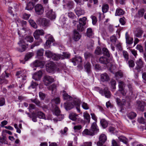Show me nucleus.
Listing matches in <instances>:
<instances>
[{
    "mask_svg": "<svg viewBox=\"0 0 146 146\" xmlns=\"http://www.w3.org/2000/svg\"><path fill=\"white\" fill-rule=\"evenodd\" d=\"M46 16L51 20L54 19L56 17L55 13L53 12L52 10L49 11L46 14Z\"/></svg>",
    "mask_w": 146,
    "mask_h": 146,
    "instance_id": "14",
    "label": "nucleus"
},
{
    "mask_svg": "<svg viewBox=\"0 0 146 146\" xmlns=\"http://www.w3.org/2000/svg\"><path fill=\"white\" fill-rule=\"evenodd\" d=\"M38 21L39 24L43 27H48L50 25L49 21L45 18H40Z\"/></svg>",
    "mask_w": 146,
    "mask_h": 146,
    "instance_id": "9",
    "label": "nucleus"
},
{
    "mask_svg": "<svg viewBox=\"0 0 146 146\" xmlns=\"http://www.w3.org/2000/svg\"><path fill=\"white\" fill-rule=\"evenodd\" d=\"M145 12V10L143 9H142L139 10L138 11V17H142Z\"/></svg>",
    "mask_w": 146,
    "mask_h": 146,
    "instance_id": "51",
    "label": "nucleus"
},
{
    "mask_svg": "<svg viewBox=\"0 0 146 146\" xmlns=\"http://www.w3.org/2000/svg\"><path fill=\"white\" fill-rule=\"evenodd\" d=\"M80 102L79 99H76L73 102V104L76 107H80Z\"/></svg>",
    "mask_w": 146,
    "mask_h": 146,
    "instance_id": "43",
    "label": "nucleus"
},
{
    "mask_svg": "<svg viewBox=\"0 0 146 146\" xmlns=\"http://www.w3.org/2000/svg\"><path fill=\"white\" fill-rule=\"evenodd\" d=\"M52 102L53 104H59L60 102V98L59 97L54 98L52 100Z\"/></svg>",
    "mask_w": 146,
    "mask_h": 146,
    "instance_id": "38",
    "label": "nucleus"
},
{
    "mask_svg": "<svg viewBox=\"0 0 146 146\" xmlns=\"http://www.w3.org/2000/svg\"><path fill=\"white\" fill-rule=\"evenodd\" d=\"M43 53L44 50L42 49H40L37 51V55L41 56H43Z\"/></svg>",
    "mask_w": 146,
    "mask_h": 146,
    "instance_id": "63",
    "label": "nucleus"
},
{
    "mask_svg": "<svg viewBox=\"0 0 146 146\" xmlns=\"http://www.w3.org/2000/svg\"><path fill=\"white\" fill-rule=\"evenodd\" d=\"M61 55L53 54L52 56V58L55 60H58L61 58Z\"/></svg>",
    "mask_w": 146,
    "mask_h": 146,
    "instance_id": "35",
    "label": "nucleus"
},
{
    "mask_svg": "<svg viewBox=\"0 0 146 146\" xmlns=\"http://www.w3.org/2000/svg\"><path fill=\"white\" fill-rule=\"evenodd\" d=\"M107 140V136L104 134H101L99 137V141L97 143L98 146H102Z\"/></svg>",
    "mask_w": 146,
    "mask_h": 146,
    "instance_id": "5",
    "label": "nucleus"
},
{
    "mask_svg": "<svg viewBox=\"0 0 146 146\" xmlns=\"http://www.w3.org/2000/svg\"><path fill=\"white\" fill-rule=\"evenodd\" d=\"M70 54L69 53L66 52L63 53V54L61 55V59H63L65 58H68L70 57Z\"/></svg>",
    "mask_w": 146,
    "mask_h": 146,
    "instance_id": "45",
    "label": "nucleus"
},
{
    "mask_svg": "<svg viewBox=\"0 0 146 146\" xmlns=\"http://www.w3.org/2000/svg\"><path fill=\"white\" fill-rule=\"evenodd\" d=\"M43 82L44 85L48 86L54 81V79L51 76L45 75L43 78Z\"/></svg>",
    "mask_w": 146,
    "mask_h": 146,
    "instance_id": "4",
    "label": "nucleus"
},
{
    "mask_svg": "<svg viewBox=\"0 0 146 146\" xmlns=\"http://www.w3.org/2000/svg\"><path fill=\"white\" fill-rule=\"evenodd\" d=\"M56 68V66L55 64L51 62L48 63L46 65V71L49 73L54 72Z\"/></svg>",
    "mask_w": 146,
    "mask_h": 146,
    "instance_id": "3",
    "label": "nucleus"
},
{
    "mask_svg": "<svg viewBox=\"0 0 146 146\" xmlns=\"http://www.w3.org/2000/svg\"><path fill=\"white\" fill-rule=\"evenodd\" d=\"M102 51L104 55H105L108 57H109L110 54L108 50L106 48H104L102 49Z\"/></svg>",
    "mask_w": 146,
    "mask_h": 146,
    "instance_id": "41",
    "label": "nucleus"
},
{
    "mask_svg": "<svg viewBox=\"0 0 146 146\" xmlns=\"http://www.w3.org/2000/svg\"><path fill=\"white\" fill-rule=\"evenodd\" d=\"M116 101L118 105L122 107L125 106L126 103V100L124 99H123L121 101L119 98H117Z\"/></svg>",
    "mask_w": 146,
    "mask_h": 146,
    "instance_id": "17",
    "label": "nucleus"
},
{
    "mask_svg": "<svg viewBox=\"0 0 146 146\" xmlns=\"http://www.w3.org/2000/svg\"><path fill=\"white\" fill-rule=\"evenodd\" d=\"M83 116L84 118L88 121V122H89L90 119V116L89 114L87 113H84Z\"/></svg>",
    "mask_w": 146,
    "mask_h": 146,
    "instance_id": "54",
    "label": "nucleus"
},
{
    "mask_svg": "<svg viewBox=\"0 0 146 146\" xmlns=\"http://www.w3.org/2000/svg\"><path fill=\"white\" fill-rule=\"evenodd\" d=\"M16 75L17 78H19V81L22 82L21 86H19V88H21L24 87V85L23 83H25V81L26 80L27 77L26 72L25 71H18L17 72Z\"/></svg>",
    "mask_w": 146,
    "mask_h": 146,
    "instance_id": "1",
    "label": "nucleus"
},
{
    "mask_svg": "<svg viewBox=\"0 0 146 146\" xmlns=\"http://www.w3.org/2000/svg\"><path fill=\"white\" fill-rule=\"evenodd\" d=\"M81 22H80L79 24L77 25V29L80 32H82L84 30V26L83 24H81Z\"/></svg>",
    "mask_w": 146,
    "mask_h": 146,
    "instance_id": "28",
    "label": "nucleus"
},
{
    "mask_svg": "<svg viewBox=\"0 0 146 146\" xmlns=\"http://www.w3.org/2000/svg\"><path fill=\"white\" fill-rule=\"evenodd\" d=\"M101 125L102 127L104 128L106 127L108 125V123L107 121L105 119H102L100 121Z\"/></svg>",
    "mask_w": 146,
    "mask_h": 146,
    "instance_id": "29",
    "label": "nucleus"
},
{
    "mask_svg": "<svg viewBox=\"0 0 146 146\" xmlns=\"http://www.w3.org/2000/svg\"><path fill=\"white\" fill-rule=\"evenodd\" d=\"M129 66L131 68H133L135 65L134 61L133 60H130L128 62Z\"/></svg>",
    "mask_w": 146,
    "mask_h": 146,
    "instance_id": "52",
    "label": "nucleus"
},
{
    "mask_svg": "<svg viewBox=\"0 0 146 146\" xmlns=\"http://www.w3.org/2000/svg\"><path fill=\"white\" fill-rule=\"evenodd\" d=\"M81 35L76 30L74 31L73 39L75 41H77L81 37Z\"/></svg>",
    "mask_w": 146,
    "mask_h": 146,
    "instance_id": "18",
    "label": "nucleus"
},
{
    "mask_svg": "<svg viewBox=\"0 0 146 146\" xmlns=\"http://www.w3.org/2000/svg\"><path fill=\"white\" fill-rule=\"evenodd\" d=\"M95 89L101 94L102 96L104 95L106 98H109L111 96V94L110 91L108 90L107 87L105 88L104 91L101 88L98 87H95Z\"/></svg>",
    "mask_w": 146,
    "mask_h": 146,
    "instance_id": "2",
    "label": "nucleus"
},
{
    "mask_svg": "<svg viewBox=\"0 0 146 146\" xmlns=\"http://www.w3.org/2000/svg\"><path fill=\"white\" fill-rule=\"evenodd\" d=\"M117 40V39L116 37L115 36H113L110 38V40L111 42H112L113 44H115V43Z\"/></svg>",
    "mask_w": 146,
    "mask_h": 146,
    "instance_id": "60",
    "label": "nucleus"
},
{
    "mask_svg": "<svg viewBox=\"0 0 146 146\" xmlns=\"http://www.w3.org/2000/svg\"><path fill=\"white\" fill-rule=\"evenodd\" d=\"M85 58L86 59L93 57L92 55L90 53L88 52H86L84 54Z\"/></svg>",
    "mask_w": 146,
    "mask_h": 146,
    "instance_id": "59",
    "label": "nucleus"
},
{
    "mask_svg": "<svg viewBox=\"0 0 146 146\" xmlns=\"http://www.w3.org/2000/svg\"><path fill=\"white\" fill-rule=\"evenodd\" d=\"M124 13V11L122 9L118 8L116 10L115 14V16H119L122 15Z\"/></svg>",
    "mask_w": 146,
    "mask_h": 146,
    "instance_id": "31",
    "label": "nucleus"
},
{
    "mask_svg": "<svg viewBox=\"0 0 146 146\" xmlns=\"http://www.w3.org/2000/svg\"><path fill=\"white\" fill-rule=\"evenodd\" d=\"M31 100L32 102L35 103L37 106L40 107L41 106L40 103L39 101L38 100L36 99L35 98V99H31Z\"/></svg>",
    "mask_w": 146,
    "mask_h": 146,
    "instance_id": "46",
    "label": "nucleus"
},
{
    "mask_svg": "<svg viewBox=\"0 0 146 146\" xmlns=\"http://www.w3.org/2000/svg\"><path fill=\"white\" fill-rule=\"evenodd\" d=\"M34 7L33 4L32 3H29L25 8V9L28 10H31Z\"/></svg>",
    "mask_w": 146,
    "mask_h": 146,
    "instance_id": "36",
    "label": "nucleus"
},
{
    "mask_svg": "<svg viewBox=\"0 0 146 146\" xmlns=\"http://www.w3.org/2000/svg\"><path fill=\"white\" fill-rule=\"evenodd\" d=\"M90 129L92 131L94 132V134L95 133L98 131L99 130L96 123H93L92 124Z\"/></svg>",
    "mask_w": 146,
    "mask_h": 146,
    "instance_id": "23",
    "label": "nucleus"
},
{
    "mask_svg": "<svg viewBox=\"0 0 146 146\" xmlns=\"http://www.w3.org/2000/svg\"><path fill=\"white\" fill-rule=\"evenodd\" d=\"M44 31L43 30H36L34 33V36L36 39H38L39 38L40 35H44Z\"/></svg>",
    "mask_w": 146,
    "mask_h": 146,
    "instance_id": "11",
    "label": "nucleus"
},
{
    "mask_svg": "<svg viewBox=\"0 0 146 146\" xmlns=\"http://www.w3.org/2000/svg\"><path fill=\"white\" fill-rule=\"evenodd\" d=\"M100 62L105 64H106L109 62V60L106 58L104 57H100L99 59Z\"/></svg>",
    "mask_w": 146,
    "mask_h": 146,
    "instance_id": "26",
    "label": "nucleus"
},
{
    "mask_svg": "<svg viewBox=\"0 0 146 146\" xmlns=\"http://www.w3.org/2000/svg\"><path fill=\"white\" fill-rule=\"evenodd\" d=\"M135 63L137 66L135 68V70H137V72H139L143 67L144 63L141 58H139L136 61Z\"/></svg>",
    "mask_w": 146,
    "mask_h": 146,
    "instance_id": "7",
    "label": "nucleus"
},
{
    "mask_svg": "<svg viewBox=\"0 0 146 146\" xmlns=\"http://www.w3.org/2000/svg\"><path fill=\"white\" fill-rule=\"evenodd\" d=\"M29 22L32 27L35 29L37 28V24L33 20L30 19L29 20Z\"/></svg>",
    "mask_w": 146,
    "mask_h": 146,
    "instance_id": "39",
    "label": "nucleus"
},
{
    "mask_svg": "<svg viewBox=\"0 0 146 146\" xmlns=\"http://www.w3.org/2000/svg\"><path fill=\"white\" fill-rule=\"evenodd\" d=\"M5 104V99L3 97H0V106H3Z\"/></svg>",
    "mask_w": 146,
    "mask_h": 146,
    "instance_id": "62",
    "label": "nucleus"
},
{
    "mask_svg": "<svg viewBox=\"0 0 146 146\" xmlns=\"http://www.w3.org/2000/svg\"><path fill=\"white\" fill-rule=\"evenodd\" d=\"M72 62L74 65L77 64H80L82 62V58L80 56H76L72 58Z\"/></svg>",
    "mask_w": 146,
    "mask_h": 146,
    "instance_id": "10",
    "label": "nucleus"
},
{
    "mask_svg": "<svg viewBox=\"0 0 146 146\" xmlns=\"http://www.w3.org/2000/svg\"><path fill=\"white\" fill-rule=\"evenodd\" d=\"M68 17L72 19H74L76 18V16L74 15L73 13L71 12H69L68 13Z\"/></svg>",
    "mask_w": 146,
    "mask_h": 146,
    "instance_id": "58",
    "label": "nucleus"
},
{
    "mask_svg": "<svg viewBox=\"0 0 146 146\" xmlns=\"http://www.w3.org/2000/svg\"><path fill=\"white\" fill-rule=\"evenodd\" d=\"M25 40L27 42H32L33 41V38L31 36H27L25 38Z\"/></svg>",
    "mask_w": 146,
    "mask_h": 146,
    "instance_id": "37",
    "label": "nucleus"
},
{
    "mask_svg": "<svg viewBox=\"0 0 146 146\" xmlns=\"http://www.w3.org/2000/svg\"><path fill=\"white\" fill-rule=\"evenodd\" d=\"M25 42L23 40H20L18 44L19 46V48H17V50L19 52H22L25 50L26 48V46L25 45Z\"/></svg>",
    "mask_w": 146,
    "mask_h": 146,
    "instance_id": "6",
    "label": "nucleus"
},
{
    "mask_svg": "<svg viewBox=\"0 0 146 146\" xmlns=\"http://www.w3.org/2000/svg\"><path fill=\"white\" fill-rule=\"evenodd\" d=\"M91 65L89 62H87L84 65V68L86 72L88 73L90 72L91 71Z\"/></svg>",
    "mask_w": 146,
    "mask_h": 146,
    "instance_id": "30",
    "label": "nucleus"
},
{
    "mask_svg": "<svg viewBox=\"0 0 146 146\" xmlns=\"http://www.w3.org/2000/svg\"><path fill=\"white\" fill-rule=\"evenodd\" d=\"M44 64L45 63L44 62L36 60L33 62L32 65L33 67H40L41 68H42L44 66Z\"/></svg>",
    "mask_w": 146,
    "mask_h": 146,
    "instance_id": "12",
    "label": "nucleus"
},
{
    "mask_svg": "<svg viewBox=\"0 0 146 146\" xmlns=\"http://www.w3.org/2000/svg\"><path fill=\"white\" fill-rule=\"evenodd\" d=\"M45 54L46 56L49 58H52V56L53 54L51 52L48 50L46 51Z\"/></svg>",
    "mask_w": 146,
    "mask_h": 146,
    "instance_id": "55",
    "label": "nucleus"
},
{
    "mask_svg": "<svg viewBox=\"0 0 146 146\" xmlns=\"http://www.w3.org/2000/svg\"><path fill=\"white\" fill-rule=\"evenodd\" d=\"M126 41L127 44H131L133 43V39L132 37H130L128 34V32L126 33L125 35Z\"/></svg>",
    "mask_w": 146,
    "mask_h": 146,
    "instance_id": "16",
    "label": "nucleus"
},
{
    "mask_svg": "<svg viewBox=\"0 0 146 146\" xmlns=\"http://www.w3.org/2000/svg\"><path fill=\"white\" fill-rule=\"evenodd\" d=\"M62 95L63 99L64 100H69L71 98V97L66 93V91L64 90H63L62 91Z\"/></svg>",
    "mask_w": 146,
    "mask_h": 146,
    "instance_id": "27",
    "label": "nucleus"
},
{
    "mask_svg": "<svg viewBox=\"0 0 146 146\" xmlns=\"http://www.w3.org/2000/svg\"><path fill=\"white\" fill-rule=\"evenodd\" d=\"M95 52L97 54L99 55L102 54V51L100 47H97L95 51Z\"/></svg>",
    "mask_w": 146,
    "mask_h": 146,
    "instance_id": "61",
    "label": "nucleus"
},
{
    "mask_svg": "<svg viewBox=\"0 0 146 146\" xmlns=\"http://www.w3.org/2000/svg\"><path fill=\"white\" fill-rule=\"evenodd\" d=\"M143 33V31L141 28H138L135 33V36L136 37H140L141 36Z\"/></svg>",
    "mask_w": 146,
    "mask_h": 146,
    "instance_id": "20",
    "label": "nucleus"
},
{
    "mask_svg": "<svg viewBox=\"0 0 146 146\" xmlns=\"http://www.w3.org/2000/svg\"><path fill=\"white\" fill-rule=\"evenodd\" d=\"M75 12L78 16L84 14V11L82 9L79 7H77L75 9Z\"/></svg>",
    "mask_w": 146,
    "mask_h": 146,
    "instance_id": "15",
    "label": "nucleus"
},
{
    "mask_svg": "<svg viewBox=\"0 0 146 146\" xmlns=\"http://www.w3.org/2000/svg\"><path fill=\"white\" fill-rule=\"evenodd\" d=\"M109 6L107 4L104 5L102 7V11L103 13H106L108 10Z\"/></svg>",
    "mask_w": 146,
    "mask_h": 146,
    "instance_id": "47",
    "label": "nucleus"
},
{
    "mask_svg": "<svg viewBox=\"0 0 146 146\" xmlns=\"http://www.w3.org/2000/svg\"><path fill=\"white\" fill-rule=\"evenodd\" d=\"M125 86V83L122 81H119L118 83V86L119 87V90L122 89L124 88Z\"/></svg>",
    "mask_w": 146,
    "mask_h": 146,
    "instance_id": "42",
    "label": "nucleus"
},
{
    "mask_svg": "<svg viewBox=\"0 0 146 146\" xmlns=\"http://www.w3.org/2000/svg\"><path fill=\"white\" fill-rule=\"evenodd\" d=\"M94 33L92 29L90 28H88L87 29L86 32L87 36L90 38H93L94 36Z\"/></svg>",
    "mask_w": 146,
    "mask_h": 146,
    "instance_id": "22",
    "label": "nucleus"
},
{
    "mask_svg": "<svg viewBox=\"0 0 146 146\" xmlns=\"http://www.w3.org/2000/svg\"><path fill=\"white\" fill-rule=\"evenodd\" d=\"M78 116V115L74 113H70L69 116V118L75 121L77 119L76 117Z\"/></svg>",
    "mask_w": 146,
    "mask_h": 146,
    "instance_id": "32",
    "label": "nucleus"
},
{
    "mask_svg": "<svg viewBox=\"0 0 146 146\" xmlns=\"http://www.w3.org/2000/svg\"><path fill=\"white\" fill-rule=\"evenodd\" d=\"M145 103L144 102H139V104L138 108L141 111H143L144 109Z\"/></svg>",
    "mask_w": 146,
    "mask_h": 146,
    "instance_id": "33",
    "label": "nucleus"
},
{
    "mask_svg": "<svg viewBox=\"0 0 146 146\" xmlns=\"http://www.w3.org/2000/svg\"><path fill=\"white\" fill-rule=\"evenodd\" d=\"M42 74V71L39 70L33 75V78L36 80H38L41 78Z\"/></svg>",
    "mask_w": 146,
    "mask_h": 146,
    "instance_id": "13",
    "label": "nucleus"
},
{
    "mask_svg": "<svg viewBox=\"0 0 146 146\" xmlns=\"http://www.w3.org/2000/svg\"><path fill=\"white\" fill-rule=\"evenodd\" d=\"M87 19L85 17H84L82 18H80L79 20V22L80 23L81 22V24L83 25H85L86 24V21Z\"/></svg>",
    "mask_w": 146,
    "mask_h": 146,
    "instance_id": "50",
    "label": "nucleus"
},
{
    "mask_svg": "<svg viewBox=\"0 0 146 146\" xmlns=\"http://www.w3.org/2000/svg\"><path fill=\"white\" fill-rule=\"evenodd\" d=\"M0 142L2 143H7L6 138L5 136H3L2 137H0Z\"/></svg>",
    "mask_w": 146,
    "mask_h": 146,
    "instance_id": "56",
    "label": "nucleus"
},
{
    "mask_svg": "<svg viewBox=\"0 0 146 146\" xmlns=\"http://www.w3.org/2000/svg\"><path fill=\"white\" fill-rule=\"evenodd\" d=\"M123 54L126 60L127 61L129 59V56L127 52L125 51H123Z\"/></svg>",
    "mask_w": 146,
    "mask_h": 146,
    "instance_id": "57",
    "label": "nucleus"
},
{
    "mask_svg": "<svg viewBox=\"0 0 146 146\" xmlns=\"http://www.w3.org/2000/svg\"><path fill=\"white\" fill-rule=\"evenodd\" d=\"M84 135H88L91 136H93L94 135V132L91 131V129L89 130L87 129H85L82 132Z\"/></svg>",
    "mask_w": 146,
    "mask_h": 146,
    "instance_id": "21",
    "label": "nucleus"
},
{
    "mask_svg": "<svg viewBox=\"0 0 146 146\" xmlns=\"http://www.w3.org/2000/svg\"><path fill=\"white\" fill-rule=\"evenodd\" d=\"M37 115L38 117L40 119H44L45 116L44 114L41 111H38L37 113Z\"/></svg>",
    "mask_w": 146,
    "mask_h": 146,
    "instance_id": "49",
    "label": "nucleus"
},
{
    "mask_svg": "<svg viewBox=\"0 0 146 146\" xmlns=\"http://www.w3.org/2000/svg\"><path fill=\"white\" fill-rule=\"evenodd\" d=\"M119 91L121 93L123 96H125L127 92V90L125 89L124 88L119 90Z\"/></svg>",
    "mask_w": 146,
    "mask_h": 146,
    "instance_id": "64",
    "label": "nucleus"
},
{
    "mask_svg": "<svg viewBox=\"0 0 146 146\" xmlns=\"http://www.w3.org/2000/svg\"><path fill=\"white\" fill-rule=\"evenodd\" d=\"M127 86L129 90V95L131 98L134 97V94L133 92V88L131 84H129L127 85Z\"/></svg>",
    "mask_w": 146,
    "mask_h": 146,
    "instance_id": "19",
    "label": "nucleus"
},
{
    "mask_svg": "<svg viewBox=\"0 0 146 146\" xmlns=\"http://www.w3.org/2000/svg\"><path fill=\"white\" fill-rule=\"evenodd\" d=\"M50 90H51L52 93H55L56 90V86L54 84H52L50 86Z\"/></svg>",
    "mask_w": 146,
    "mask_h": 146,
    "instance_id": "53",
    "label": "nucleus"
},
{
    "mask_svg": "<svg viewBox=\"0 0 146 146\" xmlns=\"http://www.w3.org/2000/svg\"><path fill=\"white\" fill-rule=\"evenodd\" d=\"M35 12L37 14H42L44 12L43 6L40 4H37L35 7Z\"/></svg>",
    "mask_w": 146,
    "mask_h": 146,
    "instance_id": "8",
    "label": "nucleus"
},
{
    "mask_svg": "<svg viewBox=\"0 0 146 146\" xmlns=\"http://www.w3.org/2000/svg\"><path fill=\"white\" fill-rule=\"evenodd\" d=\"M118 138L119 141L123 142L124 143L127 144V139L124 136H120L118 137Z\"/></svg>",
    "mask_w": 146,
    "mask_h": 146,
    "instance_id": "34",
    "label": "nucleus"
},
{
    "mask_svg": "<svg viewBox=\"0 0 146 146\" xmlns=\"http://www.w3.org/2000/svg\"><path fill=\"white\" fill-rule=\"evenodd\" d=\"M136 116V113L133 112H131L128 114V117L131 119L134 118Z\"/></svg>",
    "mask_w": 146,
    "mask_h": 146,
    "instance_id": "48",
    "label": "nucleus"
},
{
    "mask_svg": "<svg viewBox=\"0 0 146 146\" xmlns=\"http://www.w3.org/2000/svg\"><path fill=\"white\" fill-rule=\"evenodd\" d=\"M33 55V53L32 52H29L27 53L25 56V61H27L29 58H31Z\"/></svg>",
    "mask_w": 146,
    "mask_h": 146,
    "instance_id": "44",
    "label": "nucleus"
},
{
    "mask_svg": "<svg viewBox=\"0 0 146 146\" xmlns=\"http://www.w3.org/2000/svg\"><path fill=\"white\" fill-rule=\"evenodd\" d=\"M64 107L66 110H70L73 108L74 105L72 103H64Z\"/></svg>",
    "mask_w": 146,
    "mask_h": 146,
    "instance_id": "24",
    "label": "nucleus"
},
{
    "mask_svg": "<svg viewBox=\"0 0 146 146\" xmlns=\"http://www.w3.org/2000/svg\"><path fill=\"white\" fill-rule=\"evenodd\" d=\"M60 112L59 108L57 106H56L54 111V113L56 116H58L60 114Z\"/></svg>",
    "mask_w": 146,
    "mask_h": 146,
    "instance_id": "40",
    "label": "nucleus"
},
{
    "mask_svg": "<svg viewBox=\"0 0 146 146\" xmlns=\"http://www.w3.org/2000/svg\"><path fill=\"white\" fill-rule=\"evenodd\" d=\"M101 80L103 82L108 81L109 79L108 75L106 73H104L101 74Z\"/></svg>",
    "mask_w": 146,
    "mask_h": 146,
    "instance_id": "25",
    "label": "nucleus"
}]
</instances>
